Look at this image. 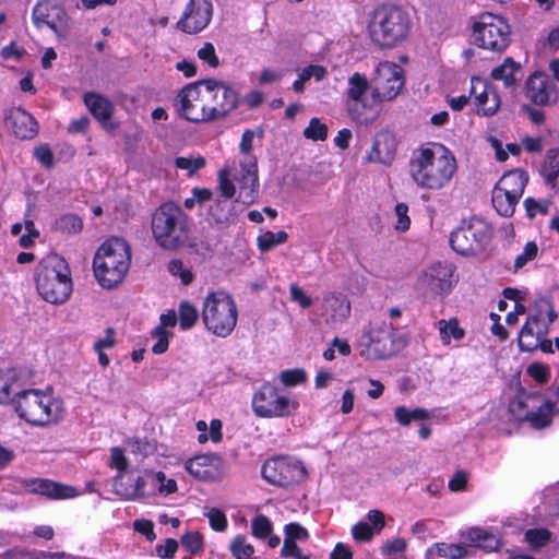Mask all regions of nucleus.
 <instances>
[{"instance_id": "obj_24", "label": "nucleus", "mask_w": 559, "mask_h": 559, "mask_svg": "<svg viewBox=\"0 0 559 559\" xmlns=\"http://www.w3.org/2000/svg\"><path fill=\"white\" fill-rule=\"evenodd\" d=\"M237 314L233 297L224 290L210 293L203 302V314Z\"/></svg>"}, {"instance_id": "obj_56", "label": "nucleus", "mask_w": 559, "mask_h": 559, "mask_svg": "<svg viewBox=\"0 0 559 559\" xmlns=\"http://www.w3.org/2000/svg\"><path fill=\"white\" fill-rule=\"evenodd\" d=\"M133 528L135 532L145 536L148 542H154L156 539V534L154 532V523L151 520L140 519L133 522Z\"/></svg>"}, {"instance_id": "obj_62", "label": "nucleus", "mask_w": 559, "mask_h": 559, "mask_svg": "<svg viewBox=\"0 0 559 559\" xmlns=\"http://www.w3.org/2000/svg\"><path fill=\"white\" fill-rule=\"evenodd\" d=\"M178 549V542L175 538H167L164 545H156V555L159 558L171 559Z\"/></svg>"}, {"instance_id": "obj_20", "label": "nucleus", "mask_w": 559, "mask_h": 559, "mask_svg": "<svg viewBox=\"0 0 559 559\" xmlns=\"http://www.w3.org/2000/svg\"><path fill=\"white\" fill-rule=\"evenodd\" d=\"M453 267L438 262L432 264L423 277V284L435 295L448 293L452 286Z\"/></svg>"}, {"instance_id": "obj_47", "label": "nucleus", "mask_w": 559, "mask_h": 559, "mask_svg": "<svg viewBox=\"0 0 559 559\" xmlns=\"http://www.w3.org/2000/svg\"><path fill=\"white\" fill-rule=\"evenodd\" d=\"M181 545L191 555H197L203 550V536L199 532H187L181 537Z\"/></svg>"}, {"instance_id": "obj_64", "label": "nucleus", "mask_w": 559, "mask_h": 559, "mask_svg": "<svg viewBox=\"0 0 559 559\" xmlns=\"http://www.w3.org/2000/svg\"><path fill=\"white\" fill-rule=\"evenodd\" d=\"M451 491H463L467 487V474L464 471H457L448 483Z\"/></svg>"}, {"instance_id": "obj_38", "label": "nucleus", "mask_w": 559, "mask_h": 559, "mask_svg": "<svg viewBox=\"0 0 559 559\" xmlns=\"http://www.w3.org/2000/svg\"><path fill=\"white\" fill-rule=\"evenodd\" d=\"M56 229L68 235L79 234L83 229V221L76 214L68 213L56 221Z\"/></svg>"}, {"instance_id": "obj_12", "label": "nucleus", "mask_w": 559, "mask_h": 559, "mask_svg": "<svg viewBox=\"0 0 559 559\" xmlns=\"http://www.w3.org/2000/svg\"><path fill=\"white\" fill-rule=\"evenodd\" d=\"M473 36L479 47L501 52L510 43V27L502 17L484 13L474 26Z\"/></svg>"}, {"instance_id": "obj_39", "label": "nucleus", "mask_w": 559, "mask_h": 559, "mask_svg": "<svg viewBox=\"0 0 559 559\" xmlns=\"http://www.w3.org/2000/svg\"><path fill=\"white\" fill-rule=\"evenodd\" d=\"M433 549L439 557L463 559L468 556L467 548L461 544L436 543Z\"/></svg>"}, {"instance_id": "obj_34", "label": "nucleus", "mask_w": 559, "mask_h": 559, "mask_svg": "<svg viewBox=\"0 0 559 559\" xmlns=\"http://www.w3.org/2000/svg\"><path fill=\"white\" fill-rule=\"evenodd\" d=\"M238 317H202L205 328L219 337L228 336L237 324Z\"/></svg>"}, {"instance_id": "obj_40", "label": "nucleus", "mask_w": 559, "mask_h": 559, "mask_svg": "<svg viewBox=\"0 0 559 559\" xmlns=\"http://www.w3.org/2000/svg\"><path fill=\"white\" fill-rule=\"evenodd\" d=\"M229 550L235 559H257L253 557L254 547L247 543L245 535H237L230 543Z\"/></svg>"}, {"instance_id": "obj_13", "label": "nucleus", "mask_w": 559, "mask_h": 559, "mask_svg": "<svg viewBox=\"0 0 559 559\" xmlns=\"http://www.w3.org/2000/svg\"><path fill=\"white\" fill-rule=\"evenodd\" d=\"M490 240V227L481 219H472L456 228L450 237L453 250L462 255L480 252Z\"/></svg>"}, {"instance_id": "obj_42", "label": "nucleus", "mask_w": 559, "mask_h": 559, "mask_svg": "<svg viewBox=\"0 0 559 559\" xmlns=\"http://www.w3.org/2000/svg\"><path fill=\"white\" fill-rule=\"evenodd\" d=\"M288 234L284 230L277 233L265 231L258 237V247L261 251H269L277 245L286 242Z\"/></svg>"}, {"instance_id": "obj_8", "label": "nucleus", "mask_w": 559, "mask_h": 559, "mask_svg": "<svg viewBox=\"0 0 559 559\" xmlns=\"http://www.w3.org/2000/svg\"><path fill=\"white\" fill-rule=\"evenodd\" d=\"M152 231L162 248L175 250L189 238L188 216L174 202H166L153 214Z\"/></svg>"}, {"instance_id": "obj_59", "label": "nucleus", "mask_w": 559, "mask_h": 559, "mask_svg": "<svg viewBox=\"0 0 559 559\" xmlns=\"http://www.w3.org/2000/svg\"><path fill=\"white\" fill-rule=\"evenodd\" d=\"M503 296L506 299L514 302L513 310H510L508 314H524L526 311V307L521 302L520 292L514 288H506L503 290Z\"/></svg>"}, {"instance_id": "obj_55", "label": "nucleus", "mask_w": 559, "mask_h": 559, "mask_svg": "<svg viewBox=\"0 0 559 559\" xmlns=\"http://www.w3.org/2000/svg\"><path fill=\"white\" fill-rule=\"evenodd\" d=\"M395 215L397 217V222L395 225V229L400 231H406L411 226V218L408 216V206L405 203H397L395 205Z\"/></svg>"}, {"instance_id": "obj_9", "label": "nucleus", "mask_w": 559, "mask_h": 559, "mask_svg": "<svg viewBox=\"0 0 559 559\" xmlns=\"http://www.w3.org/2000/svg\"><path fill=\"white\" fill-rule=\"evenodd\" d=\"M399 342L392 323L382 321L362 333L358 343L359 355L366 360H385L399 352Z\"/></svg>"}, {"instance_id": "obj_29", "label": "nucleus", "mask_w": 559, "mask_h": 559, "mask_svg": "<svg viewBox=\"0 0 559 559\" xmlns=\"http://www.w3.org/2000/svg\"><path fill=\"white\" fill-rule=\"evenodd\" d=\"M465 539L471 546L484 549L485 551H496L502 546L499 537L480 527H471L465 534Z\"/></svg>"}, {"instance_id": "obj_17", "label": "nucleus", "mask_w": 559, "mask_h": 559, "mask_svg": "<svg viewBox=\"0 0 559 559\" xmlns=\"http://www.w3.org/2000/svg\"><path fill=\"white\" fill-rule=\"evenodd\" d=\"M32 19L37 28L49 27L59 38L69 32V16L63 7L49 0H41L33 9Z\"/></svg>"}, {"instance_id": "obj_14", "label": "nucleus", "mask_w": 559, "mask_h": 559, "mask_svg": "<svg viewBox=\"0 0 559 559\" xmlns=\"http://www.w3.org/2000/svg\"><path fill=\"white\" fill-rule=\"evenodd\" d=\"M210 104L209 112L212 121L225 118L239 105V94L223 81L215 79L201 80Z\"/></svg>"}, {"instance_id": "obj_11", "label": "nucleus", "mask_w": 559, "mask_h": 559, "mask_svg": "<svg viewBox=\"0 0 559 559\" xmlns=\"http://www.w3.org/2000/svg\"><path fill=\"white\" fill-rule=\"evenodd\" d=\"M261 474L267 483L282 488L295 487L308 476L302 462L289 455L266 460L262 465Z\"/></svg>"}, {"instance_id": "obj_49", "label": "nucleus", "mask_w": 559, "mask_h": 559, "mask_svg": "<svg viewBox=\"0 0 559 559\" xmlns=\"http://www.w3.org/2000/svg\"><path fill=\"white\" fill-rule=\"evenodd\" d=\"M152 335L157 338L156 343L152 347V352L156 355L164 354L167 352L169 346V337L173 336V333L168 330H164L163 326H156Z\"/></svg>"}, {"instance_id": "obj_2", "label": "nucleus", "mask_w": 559, "mask_h": 559, "mask_svg": "<svg viewBox=\"0 0 559 559\" xmlns=\"http://www.w3.org/2000/svg\"><path fill=\"white\" fill-rule=\"evenodd\" d=\"M411 166L417 185L432 190L445 187L456 171L455 158L442 145L419 150Z\"/></svg>"}, {"instance_id": "obj_48", "label": "nucleus", "mask_w": 559, "mask_h": 559, "mask_svg": "<svg viewBox=\"0 0 559 559\" xmlns=\"http://www.w3.org/2000/svg\"><path fill=\"white\" fill-rule=\"evenodd\" d=\"M304 135L313 141H324L328 138V127L320 119L312 118L309 126L304 130Z\"/></svg>"}, {"instance_id": "obj_27", "label": "nucleus", "mask_w": 559, "mask_h": 559, "mask_svg": "<svg viewBox=\"0 0 559 559\" xmlns=\"http://www.w3.org/2000/svg\"><path fill=\"white\" fill-rule=\"evenodd\" d=\"M235 197H219L209 209V216L221 226H228L236 221L237 213L234 210Z\"/></svg>"}, {"instance_id": "obj_19", "label": "nucleus", "mask_w": 559, "mask_h": 559, "mask_svg": "<svg viewBox=\"0 0 559 559\" xmlns=\"http://www.w3.org/2000/svg\"><path fill=\"white\" fill-rule=\"evenodd\" d=\"M526 97L538 106L551 105L556 102V88L548 76L536 72L526 81Z\"/></svg>"}, {"instance_id": "obj_52", "label": "nucleus", "mask_w": 559, "mask_h": 559, "mask_svg": "<svg viewBox=\"0 0 559 559\" xmlns=\"http://www.w3.org/2000/svg\"><path fill=\"white\" fill-rule=\"evenodd\" d=\"M206 516L209 519L210 526L213 531H215V532L226 531V528L228 526V521H227L225 513L222 510H219L217 508H212L207 512Z\"/></svg>"}, {"instance_id": "obj_44", "label": "nucleus", "mask_w": 559, "mask_h": 559, "mask_svg": "<svg viewBox=\"0 0 559 559\" xmlns=\"http://www.w3.org/2000/svg\"><path fill=\"white\" fill-rule=\"evenodd\" d=\"M348 83H349V88L347 92L348 97L355 102L360 100L362 95L367 92L368 86H369L367 79L359 73H354L349 78Z\"/></svg>"}, {"instance_id": "obj_28", "label": "nucleus", "mask_w": 559, "mask_h": 559, "mask_svg": "<svg viewBox=\"0 0 559 559\" xmlns=\"http://www.w3.org/2000/svg\"><path fill=\"white\" fill-rule=\"evenodd\" d=\"M84 103L91 114L103 124L111 119L114 106L108 98L99 94L88 92L84 95Z\"/></svg>"}, {"instance_id": "obj_5", "label": "nucleus", "mask_w": 559, "mask_h": 559, "mask_svg": "<svg viewBox=\"0 0 559 559\" xmlns=\"http://www.w3.org/2000/svg\"><path fill=\"white\" fill-rule=\"evenodd\" d=\"M35 281L43 299L53 305L63 304L72 292L69 265L56 253L39 261L35 270Z\"/></svg>"}, {"instance_id": "obj_25", "label": "nucleus", "mask_w": 559, "mask_h": 559, "mask_svg": "<svg viewBox=\"0 0 559 559\" xmlns=\"http://www.w3.org/2000/svg\"><path fill=\"white\" fill-rule=\"evenodd\" d=\"M540 318L527 317L519 334V347L521 350L532 352L538 347L539 337L544 334Z\"/></svg>"}, {"instance_id": "obj_21", "label": "nucleus", "mask_w": 559, "mask_h": 559, "mask_svg": "<svg viewBox=\"0 0 559 559\" xmlns=\"http://www.w3.org/2000/svg\"><path fill=\"white\" fill-rule=\"evenodd\" d=\"M31 492L44 496L50 500L73 499L80 493L78 488L74 486L47 478L33 479Z\"/></svg>"}, {"instance_id": "obj_22", "label": "nucleus", "mask_w": 559, "mask_h": 559, "mask_svg": "<svg viewBox=\"0 0 559 559\" xmlns=\"http://www.w3.org/2000/svg\"><path fill=\"white\" fill-rule=\"evenodd\" d=\"M7 124L19 139H33L37 134V122L21 108H14L5 117Z\"/></svg>"}, {"instance_id": "obj_36", "label": "nucleus", "mask_w": 559, "mask_h": 559, "mask_svg": "<svg viewBox=\"0 0 559 559\" xmlns=\"http://www.w3.org/2000/svg\"><path fill=\"white\" fill-rule=\"evenodd\" d=\"M519 200V198H513L509 193H503V191L495 188L492 190V205L501 216H512Z\"/></svg>"}, {"instance_id": "obj_43", "label": "nucleus", "mask_w": 559, "mask_h": 559, "mask_svg": "<svg viewBox=\"0 0 559 559\" xmlns=\"http://www.w3.org/2000/svg\"><path fill=\"white\" fill-rule=\"evenodd\" d=\"M273 532L271 520L264 514L255 515L251 521V533L255 538L265 539Z\"/></svg>"}, {"instance_id": "obj_18", "label": "nucleus", "mask_w": 559, "mask_h": 559, "mask_svg": "<svg viewBox=\"0 0 559 559\" xmlns=\"http://www.w3.org/2000/svg\"><path fill=\"white\" fill-rule=\"evenodd\" d=\"M213 7L210 0H190L177 27L187 34H197L211 22Z\"/></svg>"}, {"instance_id": "obj_35", "label": "nucleus", "mask_w": 559, "mask_h": 559, "mask_svg": "<svg viewBox=\"0 0 559 559\" xmlns=\"http://www.w3.org/2000/svg\"><path fill=\"white\" fill-rule=\"evenodd\" d=\"M210 462H211V457L209 455H206V454L197 455L192 459H189L186 462L185 467L188 471V473L190 475H192L193 477L201 479V480H206L212 477Z\"/></svg>"}, {"instance_id": "obj_33", "label": "nucleus", "mask_w": 559, "mask_h": 559, "mask_svg": "<svg viewBox=\"0 0 559 559\" xmlns=\"http://www.w3.org/2000/svg\"><path fill=\"white\" fill-rule=\"evenodd\" d=\"M438 330L443 345H449L452 340L461 341L465 337V330L460 325L456 317L439 320Z\"/></svg>"}, {"instance_id": "obj_32", "label": "nucleus", "mask_w": 559, "mask_h": 559, "mask_svg": "<svg viewBox=\"0 0 559 559\" xmlns=\"http://www.w3.org/2000/svg\"><path fill=\"white\" fill-rule=\"evenodd\" d=\"M520 72L521 64L508 57L502 64L492 69L491 78L496 81H502L504 86L510 87L516 83V74Z\"/></svg>"}, {"instance_id": "obj_23", "label": "nucleus", "mask_w": 559, "mask_h": 559, "mask_svg": "<svg viewBox=\"0 0 559 559\" xmlns=\"http://www.w3.org/2000/svg\"><path fill=\"white\" fill-rule=\"evenodd\" d=\"M396 147L395 135L389 131H380L374 136L371 152L367 158L369 162L390 164L393 160Z\"/></svg>"}, {"instance_id": "obj_37", "label": "nucleus", "mask_w": 559, "mask_h": 559, "mask_svg": "<svg viewBox=\"0 0 559 559\" xmlns=\"http://www.w3.org/2000/svg\"><path fill=\"white\" fill-rule=\"evenodd\" d=\"M325 311L346 314L350 311V304L343 294L329 293L323 298Z\"/></svg>"}, {"instance_id": "obj_45", "label": "nucleus", "mask_w": 559, "mask_h": 559, "mask_svg": "<svg viewBox=\"0 0 559 559\" xmlns=\"http://www.w3.org/2000/svg\"><path fill=\"white\" fill-rule=\"evenodd\" d=\"M205 165L206 160L203 156L177 157L175 159V166L187 170L189 176H193L198 170L204 168Z\"/></svg>"}, {"instance_id": "obj_46", "label": "nucleus", "mask_w": 559, "mask_h": 559, "mask_svg": "<svg viewBox=\"0 0 559 559\" xmlns=\"http://www.w3.org/2000/svg\"><path fill=\"white\" fill-rule=\"evenodd\" d=\"M15 380L10 379L5 376H0V404L7 405L10 403H14L17 399V394L20 392H14L13 386L15 384Z\"/></svg>"}, {"instance_id": "obj_51", "label": "nucleus", "mask_w": 559, "mask_h": 559, "mask_svg": "<svg viewBox=\"0 0 559 559\" xmlns=\"http://www.w3.org/2000/svg\"><path fill=\"white\" fill-rule=\"evenodd\" d=\"M280 379L286 386H295L306 382L307 374L302 369H287L281 372Z\"/></svg>"}, {"instance_id": "obj_3", "label": "nucleus", "mask_w": 559, "mask_h": 559, "mask_svg": "<svg viewBox=\"0 0 559 559\" xmlns=\"http://www.w3.org/2000/svg\"><path fill=\"white\" fill-rule=\"evenodd\" d=\"M131 264V249L119 237L106 240L96 251L93 260L94 274L105 288H112L126 277Z\"/></svg>"}, {"instance_id": "obj_1", "label": "nucleus", "mask_w": 559, "mask_h": 559, "mask_svg": "<svg viewBox=\"0 0 559 559\" xmlns=\"http://www.w3.org/2000/svg\"><path fill=\"white\" fill-rule=\"evenodd\" d=\"M549 397L540 392H527L520 389L510 401L508 409L518 423H528L535 429H544L551 425L555 414H559V386L548 390Z\"/></svg>"}, {"instance_id": "obj_54", "label": "nucleus", "mask_w": 559, "mask_h": 559, "mask_svg": "<svg viewBox=\"0 0 559 559\" xmlns=\"http://www.w3.org/2000/svg\"><path fill=\"white\" fill-rule=\"evenodd\" d=\"M372 526L367 522H358L352 528V535L357 542H369L374 535Z\"/></svg>"}, {"instance_id": "obj_6", "label": "nucleus", "mask_w": 559, "mask_h": 559, "mask_svg": "<svg viewBox=\"0 0 559 559\" xmlns=\"http://www.w3.org/2000/svg\"><path fill=\"white\" fill-rule=\"evenodd\" d=\"M217 190L222 197H235L236 202L250 205L259 197V176L257 160L225 166L217 175Z\"/></svg>"}, {"instance_id": "obj_57", "label": "nucleus", "mask_w": 559, "mask_h": 559, "mask_svg": "<svg viewBox=\"0 0 559 559\" xmlns=\"http://www.w3.org/2000/svg\"><path fill=\"white\" fill-rule=\"evenodd\" d=\"M538 247L535 242L531 241L525 245L524 252L516 257L514 267L516 270L523 267L528 261L536 258Z\"/></svg>"}, {"instance_id": "obj_10", "label": "nucleus", "mask_w": 559, "mask_h": 559, "mask_svg": "<svg viewBox=\"0 0 559 559\" xmlns=\"http://www.w3.org/2000/svg\"><path fill=\"white\" fill-rule=\"evenodd\" d=\"M299 403L271 382H264L252 396V411L260 418H286Z\"/></svg>"}, {"instance_id": "obj_4", "label": "nucleus", "mask_w": 559, "mask_h": 559, "mask_svg": "<svg viewBox=\"0 0 559 559\" xmlns=\"http://www.w3.org/2000/svg\"><path fill=\"white\" fill-rule=\"evenodd\" d=\"M409 29V14L402 7L394 4L378 7L368 24L370 39L380 48L397 46L407 37Z\"/></svg>"}, {"instance_id": "obj_50", "label": "nucleus", "mask_w": 559, "mask_h": 559, "mask_svg": "<svg viewBox=\"0 0 559 559\" xmlns=\"http://www.w3.org/2000/svg\"><path fill=\"white\" fill-rule=\"evenodd\" d=\"M526 373L537 383L544 384L550 378L549 367L542 362H533L526 368Z\"/></svg>"}, {"instance_id": "obj_60", "label": "nucleus", "mask_w": 559, "mask_h": 559, "mask_svg": "<svg viewBox=\"0 0 559 559\" xmlns=\"http://www.w3.org/2000/svg\"><path fill=\"white\" fill-rule=\"evenodd\" d=\"M116 330L111 326H108L105 330V336L98 338L94 345L93 349H111L116 346Z\"/></svg>"}, {"instance_id": "obj_63", "label": "nucleus", "mask_w": 559, "mask_h": 559, "mask_svg": "<svg viewBox=\"0 0 559 559\" xmlns=\"http://www.w3.org/2000/svg\"><path fill=\"white\" fill-rule=\"evenodd\" d=\"M406 547H407V544H406L405 539L401 538V537H396L393 540L386 543L382 547V552L386 556H392L393 554L396 556L403 555Z\"/></svg>"}, {"instance_id": "obj_61", "label": "nucleus", "mask_w": 559, "mask_h": 559, "mask_svg": "<svg viewBox=\"0 0 559 559\" xmlns=\"http://www.w3.org/2000/svg\"><path fill=\"white\" fill-rule=\"evenodd\" d=\"M530 310L533 314H556L551 301L546 297H537Z\"/></svg>"}, {"instance_id": "obj_31", "label": "nucleus", "mask_w": 559, "mask_h": 559, "mask_svg": "<svg viewBox=\"0 0 559 559\" xmlns=\"http://www.w3.org/2000/svg\"><path fill=\"white\" fill-rule=\"evenodd\" d=\"M546 182L559 194V148L549 150L542 166Z\"/></svg>"}, {"instance_id": "obj_7", "label": "nucleus", "mask_w": 559, "mask_h": 559, "mask_svg": "<svg viewBox=\"0 0 559 559\" xmlns=\"http://www.w3.org/2000/svg\"><path fill=\"white\" fill-rule=\"evenodd\" d=\"M15 412L21 419L37 427L55 425L63 417L62 402L39 389L20 391Z\"/></svg>"}, {"instance_id": "obj_53", "label": "nucleus", "mask_w": 559, "mask_h": 559, "mask_svg": "<svg viewBox=\"0 0 559 559\" xmlns=\"http://www.w3.org/2000/svg\"><path fill=\"white\" fill-rule=\"evenodd\" d=\"M285 538L292 542L307 540L309 538L308 531L299 523H288L284 526Z\"/></svg>"}, {"instance_id": "obj_30", "label": "nucleus", "mask_w": 559, "mask_h": 559, "mask_svg": "<svg viewBox=\"0 0 559 559\" xmlns=\"http://www.w3.org/2000/svg\"><path fill=\"white\" fill-rule=\"evenodd\" d=\"M472 93H476L477 85L483 86V91L476 95L477 106L481 109L485 116H492L497 112L500 106V97L496 92H489L484 82L478 79L472 80Z\"/></svg>"}, {"instance_id": "obj_26", "label": "nucleus", "mask_w": 559, "mask_h": 559, "mask_svg": "<svg viewBox=\"0 0 559 559\" xmlns=\"http://www.w3.org/2000/svg\"><path fill=\"white\" fill-rule=\"evenodd\" d=\"M528 177L525 171L514 169L504 174L496 185L495 189L509 193L513 198L521 199L527 185Z\"/></svg>"}, {"instance_id": "obj_58", "label": "nucleus", "mask_w": 559, "mask_h": 559, "mask_svg": "<svg viewBox=\"0 0 559 559\" xmlns=\"http://www.w3.org/2000/svg\"><path fill=\"white\" fill-rule=\"evenodd\" d=\"M198 57L206 62L211 68H217L219 66V59L215 53V48L212 43H206L198 51Z\"/></svg>"}, {"instance_id": "obj_16", "label": "nucleus", "mask_w": 559, "mask_h": 559, "mask_svg": "<svg viewBox=\"0 0 559 559\" xmlns=\"http://www.w3.org/2000/svg\"><path fill=\"white\" fill-rule=\"evenodd\" d=\"M404 83L403 69L399 64L382 62L373 79V94L381 102L391 100L399 95Z\"/></svg>"}, {"instance_id": "obj_41", "label": "nucleus", "mask_w": 559, "mask_h": 559, "mask_svg": "<svg viewBox=\"0 0 559 559\" xmlns=\"http://www.w3.org/2000/svg\"><path fill=\"white\" fill-rule=\"evenodd\" d=\"M551 535V532L544 527L530 528L525 532L524 539L528 543L531 549L538 550L550 542Z\"/></svg>"}, {"instance_id": "obj_15", "label": "nucleus", "mask_w": 559, "mask_h": 559, "mask_svg": "<svg viewBox=\"0 0 559 559\" xmlns=\"http://www.w3.org/2000/svg\"><path fill=\"white\" fill-rule=\"evenodd\" d=\"M180 115L191 122L212 121L209 112L210 104L200 81L188 84L177 96Z\"/></svg>"}]
</instances>
